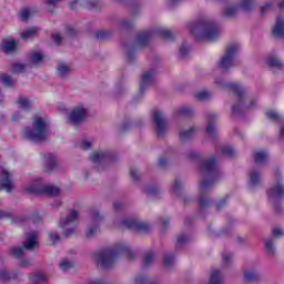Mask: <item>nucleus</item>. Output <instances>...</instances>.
<instances>
[{
  "instance_id": "nucleus-1",
  "label": "nucleus",
  "mask_w": 284,
  "mask_h": 284,
  "mask_svg": "<svg viewBox=\"0 0 284 284\" xmlns=\"http://www.w3.org/2000/svg\"><path fill=\"white\" fill-rule=\"evenodd\" d=\"M48 125H50L48 116L37 115L33 118L32 124L22 131V139L33 143L45 141L48 139Z\"/></svg>"
},
{
  "instance_id": "nucleus-2",
  "label": "nucleus",
  "mask_w": 284,
  "mask_h": 284,
  "mask_svg": "<svg viewBox=\"0 0 284 284\" xmlns=\"http://www.w3.org/2000/svg\"><path fill=\"white\" fill-rule=\"evenodd\" d=\"M189 30L196 41H214L221 34L219 24L212 20L192 22L189 24Z\"/></svg>"
},
{
  "instance_id": "nucleus-3",
  "label": "nucleus",
  "mask_w": 284,
  "mask_h": 284,
  "mask_svg": "<svg viewBox=\"0 0 284 284\" xmlns=\"http://www.w3.org/2000/svg\"><path fill=\"white\" fill-rule=\"evenodd\" d=\"M26 194H45L47 196H59L61 189L52 184H44L41 178L34 179L31 183L23 186Z\"/></svg>"
},
{
  "instance_id": "nucleus-4",
  "label": "nucleus",
  "mask_w": 284,
  "mask_h": 284,
  "mask_svg": "<svg viewBox=\"0 0 284 284\" xmlns=\"http://www.w3.org/2000/svg\"><path fill=\"white\" fill-rule=\"evenodd\" d=\"M216 159L211 158L204 160L201 164V172L205 179L200 184L201 192H207L212 185H214V179H216Z\"/></svg>"
},
{
  "instance_id": "nucleus-5",
  "label": "nucleus",
  "mask_w": 284,
  "mask_h": 284,
  "mask_svg": "<svg viewBox=\"0 0 284 284\" xmlns=\"http://www.w3.org/2000/svg\"><path fill=\"white\" fill-rule=\"evenodd\" d=\"M233 90H235L237 94V102L232 108L233 114H236V112H240V110H252V108L256 105V99L247 94V92H245L241 85L234 84Z\"/></svg>"
},
{
  "instance_id": "nucleus-6",
  "label": "nucleus",
  "mask_w": 284,
  "mask_h": 284,
  "mask_svg": "<svg viewBox=\"0 0 284 284\" xmlns=\"http://www.w3.org/2000/svg\"><path fill=\"white\" fill-rule=\"evenodd\" d=\"M119 252H121V248L99 251L92 254V260L101 267H110V265L116 260Z\"/></svg>"
},
{
  "instance_id": "nucleus-7",
  "label": "nucleus",
  "mask_w": 284,
  "mask_h": 284,
  "mask_svg": "<svg viewBox=\"0 0 284 284\" xmlns=\"http://www.w3.org/2000/svg\"><path fill=\"white\" fill-rule=\"evenodd\" d=\"M239 50H241V44L237 42L227 45L226 52L219 63L221 70H227V68L234 65V58L236 57V52H239Z\"/></svg>"
},
{
  "instance_id": "nucleus-8",
  "label": "nucleus",
  "mask_w": 284,
  "mask_h": 284,
  "mask_svg": "<svg viewBox=\"0 0 284 284\" xmlns=\"http://www.w3.org/2000/svg\"><path fill=\"white\" fill-rule=\"evenodd\" d=\"M78 226L79 213L77 211H71L65 219L60 221V227L63 230L65 236H70V234H72Z\"/></svg>"
},
{
  "instance_id": "nucleus-9",
  "label": "nucleus",
  "mask_w": 284,
  "mask_h": 284,
  "mask_svg": "<svg viewBox=\"0 0 284 284\" xmlns=\"http://www.w3.org/2000/svg\"><path fill=\"white\" fill-rule=\"evenodd\" d=\"M253 1L254 0H241L237 4H227L224 8L225 17H235L239 10H244V12H247V10L252 8Z\"/></svg>"
},
{
  "instance_id": "nucleus-10",
  "label": "nucleus",
  "mask_w": 284,
  "mask_h": 284,
  "mask_svg": "<svg viewBox=\"0 0 284 284\" xmlns=\"http://www.w3.org/2000/svg\"><path fill=\"white\" fill-rule=\"evenodd\" d=\"M88 116V109L83 104L74 106L68 114V120L70 123L77 124L81 123Z\"/></svg>"
},
{
  "instance_id": "nucleus-11",
  "label": "nucleus",
  "mask_w": 284,
  "mask_h": 284,
  "mask_svg": "<svg viewBox=\"0 0 284 284\" xmlns=\"http://www.w3.org/2000/svg\"><path fill=\"white\" fill-rule=\"evenodd\" d=\"M0 190H4L6 192H12L14 190V184L10 180V173L8 169L0 165Z\"/></svg>"
},
{
  "instance_id": "nucleus-12",
  "label": "nucleus",
  "mask_w": 284,
  "mask_h": 284,
  "mask_svg": "<svg viewBox=\"0 0 284 284\" xmlns=\"http://www.w3.org/2000/svg\"><path fill=\"white\" fill-rule=\"evenodd\" d=\"M153 119L155 123V130L159 136H162V134H165V130H168V122L165 121V118L163 116V112L155 111L153 113Z\"/></svg>"
},
{
  "instance_id": "nucleus-13",
  "label": "nucleus",
  "mask_w": 284,
  "mask_h": 284,
  "mask_svg": "<svg viewBox=\"0 0 284 284\" xmlns=\"http://www.w3.org/2000/svg\"><path fill=\"white\" fill-rule=\"evenodd\" d=\"M284 194L283 179L277 178L273 186L267 191L268 199H281Z\"/></svg>"
},
{
  "instance_id": "nucleus-14",
  "label": "nucleus",
  "mask_w": 284,
  "mask_h": 284,
  "mask_svg": "<svg viewBox=\"0 0 284 284\" xmlns=\"http://www.w3.org/2000/svg\"><path fill=\"white\" fill-rule=\"evenodd\" d=\"M92 163H103L105 161H112V153L110 151H95L90 155Z\"/></svg>"
},
{
  "instance_id": "nucleus-15",
  "label": "nucleus",
  "mask_w": 284,
  "mask_h": 284,
  "mask_svg": "<svg viewBox=\"0 0 284 284\" xmlns=\"http://www.w3.org/2000/svg\"><path fill=\"white\" fill-rule=\"evenodd\" d=\"M0 48L2 52H6V54H11V52H16L17 48H19V41L12 38L4 39L1 42Z\"/></svg>"
},
{
  "instance_id": "nucleus-16",
  "label": "nucleus",
  "mask_w": 284,
  "mask_h": 284,
  "mask_svg": "<svg viewBox=\"0 0 284 284\" xmlns=\"http://www.w3.org/2000/svg\"><path fill=\"white\" fill-rule=\"evenodd\" d=\"M48 282V273L43 271H36L29 276L28 284H43Z\"/></svg>"
},
{
  "instance_id": "nucleus-17",
  "label": "nucleus",
  "mask_w": 284,
  "mask_h": 284,
  "mask_svg": "<svg viewBox=\"0 0 284 284\" xmlns=\"http://www.w3.org/2000/svg\"><path fill=\"white\" fill-rule=\"evenodd\" d=\"M39 245V233L36 231L28 233L27 239L24 241V247L26 250H32Z\"/></svg>"
},
{
  "instance_id": "nucleus-18",
  "label": "nucleus",
  "mask_w": 284,
  "mask_h": 284,
  "mask_svg": "<svg viewBox=\"0 0 284 284\" xmlns=\"http://www.w3.org/2000/svg\"><path fill=\"white\" fill-rule=\"evenodd\" d=\"M272 34L274 37H284V17H278L275 24L272 28Z\"/></svg>"
},
{
  "instance_id": "nucleus-19",
  "label": "nucleus",
  "mask_w": 284,
  "mask_h": 284,
  "mask_svg": "<svg viewBox=\"0 0 284 284\" xmlns=\"http://www.w3.org/2000/svg\"><path fill=\"white\" fill-rule=\"evenodd\" d=\"M253 156L257 165H263V163H267V159H270V154L265 150L255 151Z\"/></svg>"
},
{
  "instance_id": "nucleus-20",
  "label": "nucleus",
  "mask_w": 284,
  "mask_h": 284,
  "mask_svg": "<svg viewBox=\"0 0 284 284\" xmlns=\"http://www.w3.org/2000/svg\"><path fill=\"white\" fill-rule=\"evenodd\" d=\"M17 105L20 110H24L26 112H28V110H32V101H30L26 95H20L18 98Z\"/></svg>"
},
{
  "instance_id": "nucleus-21",
  "label": "nucleus",
  "mask_w": 284,
  "mask_h": 284,
  "mask_svg": "<svg viewBox=\"0 0 284 284\" xmlns=\"http://www.w3.org/2000/svg\"><path fill=\"white\" fill-rule=\"evenodd\" d=\"M94 224L89 226L87 230V236H94V234L99 233V221H101V215L99 213L93 214Z\"/></svg>"
},
{
  "instance_id": "nucleus-22",
  "label": "nucleus",
  "mask_w": 284,
  "mask_h": 284,
  "mask_svg": "<svg viewBox=\"0 0 284 284\" xmlns=\"http://www.w3.org/2000/svg\"><path fill=\"white\" fill-rule=\"evenodd\" d=\"M152 81H154V75L152 74V72L146 71L142 73L140 81V90H145V88H148V85H150Z\"/></svg>"
},
{
  "instance_id": "nucleus-23",
  "label": "nucleus",
  "mask_w": 284,
  "mask_h": 284,
  "mask_svg": "<svg viewBox=\"0 0 284 284\" xmlns=\"http://www.w3.org/2000/svg\"><path fill=\"white\" fill-rule=\"evenodd\" d=\"M266 65H268L270 68H273V69H278L283 65V63L281 62L278 57L271 55L266 59Z\"/></svg>"
},
{
  "instance_id": "nucleus-24",
  "label": "nucleus",
  "mask_w": 284,
  "mask_h": 284,
  "mask_svg": "<svg viewBox=\"0 0 284 284\" xmlns=\"http://www.w3.org/2000/svg\"><path fill=\"white\" fill-rule=\"evenodd\" d=\"M37 32H39V28L31 27V28L27 29L24 32L21 33V38L24 41H28V39H32L33 37H37Z\"/></svg>"
},
{
  "instance_id": "nucleus-25",
  "label": "nucleus",
  "mask_w": 284,
  "mask_h": 284,
  "mask_svg": "<svg viewBox=\"0 0 284 284\" xmlns=\"http://www.w3.org/2000/svg\"><path fill=\"white\" fill-rule=\"evenodd\" d=\"M59 77H68L70 74V64L60 62L57 68Z\"/></svg>"
},
{
  "instance_id": "nucleus-26",
  "label": "nucleus",
  "mask_w": 284,
  "mask_h": 284,
  "mask_svg": "<svg viewBox=\"0 0 284 284\" xmlns=\"http://www.w3.org/2000/svg\"><path fill=\"white\" fill-rule=\"evenodd\" d=\"M258 183H261V173L256 171L251 172L250 182H248L250 187H256Z\"/></svg>"
},
{
  "instance_id": "nucleus-27",
  "label": "nucleus",
  "mask_w": 284,
  "mask_h": 284,
  "mask_svg": "<svg viewBox=\"0 0 284 284\" xmlns=\"http://www.w3.org/2000/svg\"><path fill=\"white\" fill-rule=\"evenodd\" d=\"M196 128H191L187 130H184L182 132H180V138L182 141H187V139H192V136H194V134H196Z\"/></svg>"
},
{
  "instance_id": "nucleus-28",
  "label": "nucleus",
  "mask_w": 284,
  "mask_h": 284,
  "mask_svg": "<svg viewBox=\"0 0 284 284\" xmlns=\"http://www.w3.org/2000/svg\"><path fill=\"white\" fill-rule=\"evenodd\" d=\"M123 225L125 227H130L131 230H139V227H141V224L139 223V220L131 217L129 220H125L123 222Z\"/></svg>"
},
{
  "instance_id": "nucleus-29",
  "label": "nucleus",
  "mask_w": 284,
  "mask_h": 284,
  "mask_svg": "<svg viewBox=\"0 0 284 284\" xmlns=\"http://www.w3.org/2000/svg\"><path fill=\"white\" fill-rule=\"evenodd\" d=\"M0 81L6 85L7 88H10V85H14L16 80L10 77L9 74H1L0 75Z\"/></svg>"
},
{
  "instance_id": "nucleus-30",
  "label": "nucleus",
  "mask_w": 284,
  "mask_h": 284,
  "mask_svg": "<svg viewBox=\"0 0 284 284\" xmlns=\"http://www.w3.org/2000/svg\"><path fill=\"white\" fill-rule=\"evenodd\" d=\"M31 63H41L43 61V52L36 51L30 55Z\"/></svg>"
},
{
  "instance_id": "nucleus-31",
  "label": "nucleus",
  "mask_w": 284,
  "mask_h": 284,
  "mask_svg": "<svg viewBox=\"0 0 284 284\" xmlns=\"http://www.w3.org/2000/svg\"><path fill=\"white\" fill-rule=\"evenodd\" d=\"M26 70V64H23L22 62H14L11 65V72H13V74H19V72H23Z\"/></svg>"
},
{
  "instance_id": "nucleus-32",
  "label": "nucleus",
  "mask_w": 284,
  "mask_h": 284,
  "mask_svg": "<svg viewBox=\"0 0 284 284\" xmlns=\"http://www.w3.org/2000/svg\"><path fill=\"white\" fill-rule=\"evenodd\" d=\"M163 265H164V267H166V270H170V267H172V265H174V255H165Z\"/></svg>"
},
{
  "instance_id": "nucleus-33",
  "label": "nucleus",
  "mask_w": 284,
  "mask_h": 284,
  "mask_svg": "<svg viewBox=\"0 0 284 284\" xmlns=\"http://www.w3.org/2000/svg\"><path fill=\"white\" fill-rule=\"evenodd\" d=\"M209 98L210 92L207 91H199L195 93V99H197V101H207Z\"/></svg>"
},
{
  "instance_id": "nucleus-34",
  "label": "nucleus",
  "mask_w": 284,
  "mask_h": 284,
  "mask_svg": "<svg viewBox=\"0 0 284 284\" xmlns=\"http://www.w3.org/2000/svg\"><path fill=\"white\" fill-rule=\"evenodd\" d=\"M244 278L248 282H252V281H256V278H258V273L256 272H253V271H247L245 274H244Z\"/></svg>"
},
{
  "instance_id": "nucleus-35",
  "label": "nucleus",
  "mask_w": 284,
  "mask_h": 284,
  "mask_svg": "<svg viewBox=\"0 0 284 284\" xmlns=\"http://www.w3.org/2000/svg\"><path fill=\"white\" fill-rule=\"evenodd\" d=\"M12 256H16V258H21L23 256V248L19 246H14L10 250Z\"/></svg>"
},
{
  "instance_id": "nucleus-36",
  "label": "nucleus",
  "mask_w": 284,
  "mask_h": 284,
  "mask_svg": "<svg viewBox=\"0 0 284 284\" xmlns=\"http://www.w3.org/2000/svg\"><path fill=\"white\" fill-rule=\"evenodd\" d=\"M20 17L22 19V21H28V19H30V17H32V10L30 9H23L20 12Z\"/></svg>"
},
{
  "instance_id": "nucleus-37",
  "label": "nucleus",
  "mask_w": 284,
  "mask_h": 284,
  "mask_svg": "<svg viewBox=\"0 0 284 284\" xmlns=\"http://www.w3.org/2000/svg\"><path fill=\"white\" fill-rule=\"evenodd\" d=\"M49 239H50L51 243H53V245L59 243V239H60L59 233H57L54 231H50Z\"/></svg>"
},
{
  "instance_id": "nucleus-38",
  "label": "nucleus",
  "mask_w": 284,
  "mask_h": 284,
  "mask_svg": "<svg viewBox=\"0 0 284 284\" xmlns=\"http://www.w3.org/2000/svg\"><path fill=\"white\" fill-rule=\"evenodd\" d=\"M148 39H150V36L148 33H142L138 38L139 45H145L148 43Z\"/></svg>"
},
{
  "instance_id": "nucleus-39",
  "label": "nucleus",
  "mask_w": 284,
  "mask_h": 284,
  "mask_svg": "<svg viewBox=\"0 0 284 284\" xmlns=\"http://www.w3.org/2000/svg\"><path fill=\"white\" fill-rule=\"evenodd\" d=\"M265 245H266V252H267V254H274V250H275V247H274V241L267 240L266 243H265Z\"/></svg>"
},
{
  "instance_id": "nucleus-40",
  "label": "nucleus",
  "mask_w": 284,
  "mask_h": 284,
  "mask_svg": "<svg viewBox=\"0 0 284 284\" xmlns=\"http://www.w3.org/2000/svg\"><path fill=\"white\" fill-rule=\"evenodd\" d=\"M70 267H72V262H70V260H62L60 262V270H70Z\"/></svg>"
},
{
  "instance_id": "nucleus-41",
  "label": "nucleus",
  "mask_w": 284,
  "mask_h": 284,
  "mask_svg": "<svg viewBox=\"0 0 284 284\" xmlns=\"http://www.w3.org/2000/svg\"><path fill=\"white\" fill-rule=\"evenodd\" d=\"M47 163L50 165V168H54L57 165V159L52 154H48Z\"/></svg>"
},
{
  "instance_id": "nucleus-42",
  "label": "nucleus",
  "mask_w": 284,
  "mask_h": 284,
  "mask_svg": "<svg viewBox=\"0 0 284 284\" xmlns=\"http://www.w3.org/2000/svg\"><path fill=\"white\" fill-rule=\"evenodd\" d=\"M206 132L210 135L214 134V132H216V124L209 122V124L206 126Z\"/></svg>"
},
{
  "instance_id": "nucleus-43",
  "label": "nucleus",
  "mask_w": 284,
  "mask_h": 284,
  "mask_svg": "<svg viewBox=\"0 0 284 284\" xmlns=\"http://www.w3.org/2000/svg\"><path fill=\"white\" fill-rule=\"evenodd\" d=\"M266 116H267L268 119L276 120V119H278V112H276V111H274V110H268V111L266 112Z\"/></svg>"
},
{
  "instance_id": "nucleus-44",
  "label": "nucleus",
  "mask_w": 284,
  "mask_h": 284,
  "mask_svg": "<svg viewBox=\"0 0 284 284\" xmlns=\"http://www.w3.org/2000/svg\"><path fill=\"white\" fill-rule=\"evenodd\" d=\"M233 152H234V150L230 146H225L222 149V154L224 156H232Z\"/></svg>"
},
{
  "instance_id": "nucleus-45",
  "label": "nucleus",
  "mask_w": 284,
  "mask_h": 284,
  "mask_svg": "<svg viewBox=\"0 0 284 284\" xmlns=\"http://www.w3.org/2000/svg\"><path fill=\"white\" fill-rule=\"evenodd\" d=\"M154 261V253H149L144 256V263L145 265H150Z\"/></svg>"
},
{
  "instance_id": "nucleus-46",
  "label": "nucleus",
  "mask_w": 284,
  "mask_h": 284,
  "mask_svg": "<svg viewBox=\"0 0 284 284\" xmlns=\"http://www.w3.org/2000/svg\"><path fill=\"white\" fill-rule=\"evenodd\" d=\"M160 34H162V37H164V39H172V31H170L168 29L161 30Z\"/></svg>"
},
{
  "instance_id": "nucleus-47",
  "label": "nucleus",
  "mask_w": 284,
  "mask_h": 284,
  "mask_svg": "<svg viewBox=\"0 0 284 284\" xmlns=\"http://www.w3.org/2000/svg\"><path fill=\"white\" fill-rule=\"evenodd\" d=\"M187 241H190V237H187V235L178 236V244L179 245H183V243H187Z\"/></svg>"
},
{
  "instance_id": "nucleus-48",
  "label": "nucleus",
  "mask_w": 284,
  "mask_h": 284,
  "mask_svg": "<svg viewBox=\"0 0 284 284\" xmlns=\"http://www.w3.org/2000/svg\"><path fill=\"white\" fill-rule=\"evenodd\" d=\"M8 278H10V273L6 270L0 271V281H8Z\"/></svg>"
},
{
  "instance_id": "nucleus-49",
  "label": "nucleus",
  "mask_w": 284,
  "mask_h": 284,
  "mask_svg": "<svg viewBox=\"0 0 284 284\" xmlns=\"http://www.w3.org/2000/svg\"><path fill=\"white\" fill-rule=\"evenodd\" d=\"M181 187H183V182L181 180H176L173 183V192H176L178 190H181Z\"/></svg>"
},
{
  "instance_id": "nucleus-50",
  "label": "nucleus",
  "mask_w": 284,
  "mask_h": 284,
  "mask_svg": "<svg viewBox=\"0 0 284 284\" xmlns=\"http://www.w3.org/2000/svg\"><path fill=\"white\" fill-rule=\"evenodd\" d=\"M79 4L83 6V0H74V1L70 2L71 10L77 9V6H79Z\"/></svg>"
},
{
  "instance_id": "nucleus-51",
  "label": "nucleus",
  "mask_w": 284,
  "mask_h": 284,
  "mask_svg": "<svg viewBox=\"0 0 284 284\" xmlns=\"http://www.w3.org/2000/svg\"><path fill=\"white\" fill-rule=\"evenodd\" d=\"M283 235H284L283 229H281V227H275V229L273 230V236H283Z\"/></svg>"
},
{
  "instance_id": "nucleus-52",
  "label": "nucleus",
  "mask_w": 284,
  "mask_h": 284,
  "mask_svg": "<svg viewBox=\"0 0 284 284\" xmlns=\"http://www.w3.org/2000/svg\"><path fill=\"white\" fill-rule=\"evenodd\" d=\"M90 148H92V142L84 140L82 142V150H90Z\"/></svg>"
},
{
  "instance_id": "nucleus-53",
  "label": "nucleus",
  "mask_w": 284,
  "mask_h": 284,
  "mask_svg": "<svg viewBox=\"0 0 284 284\" xmlns=\"http://www.w3.org/2000/svg\"><path fill=\"white\" fill-rule=\"evenodd\" d=\"M272 8V3H266L261 7L262 14H265Z\"/></svg>"
},
{
  "instance_id": "nucleus-54",
  "label": "nucleus",
  "mask_w": 284,
  "mask_h": 284,
  "mask_svg": "<svg viewBox=\"0 0 284 284\" xmlns=\"http://www.w3.org/2000/svg\"><path fill=\"white\" fill-rule=\"evenodd\" d=\"M131 178L136 181L139 179V169H131Z\"/></svg>"
},
{
  "instance_id": "nucleus-55",
  "label": "nucleus",
  "mask_w": 284,
  "mask_h": 284,
  "mask_svg": "<svg viewBox=\"0 0 284 284\" xmlns=\"http://www.w3.org/2000/svg\"><path fill=\"white\" fill-rule=\"evenodd\" d=\"M52 39H53L54 43H57V44L61 43V36L59 33L53 34Z\"/></svg>"
},
{
  "instance_id": "nucleus-56",
  "label": "nucleus",
  "mask_w": 284,
  "mask_h": 284,
  "mask_svg": "<svg viewBox=\"0 0 284 284\" xmlns=\"http://www.w3.org/2000/svg\"><path fill=\"white\" fill-rule=\"evenodd\" d=\"M105 37H108V31H100L97 34L98 39H105Z\"/></svg>"
},
{
  "instance_id": "nucleus-57",
  "label": "nucleus",
  "mask_w": 284,
  "mask_h": 284,
  "mask_svg": "<svg viewBox=\"0 0 284 284\" xmlns=\"http://www.w3.org/2000/svg\"><path fill=\"white\" fill-rule=\"evenodd\" d=\"M192 112V109L184 106L180 110V114H190Z\"/></svg>"
},
{
  "instance_id": "nucleus-58",
  "label": "nucleus",
  "mask_w": 284,
  "mask_h": 284,
  "mask_svg": "<svg viewBox=\"0 0 284 284\" xmlns=\"http://www.w3.org/2000/svg\"><path fill=\"white\" fill-rule=\"evenodd\" d=\"M29 265H31L30 260H22L20 262V267H28Z\"/></svg>"
},
{
  "instance_id": "nucleus-59",
  "label": "nucleus",
  "mask_w": 284,
  "mask_h": 284,
  "mask_svg": "<svg viewBox=\"0 0 284 284\" xmlns=\"http://www.w3.org/2000/svg\"><path fill=\"white\" fill-rule=\"evenodd\" d=\"M223 261H224V263H230L232 261V255L231 254H224L223 255Z\"/></svg>"
},
{
  "instance_id": "nucleus-60",
  "label": "nucleus",
  "mask_w": 284,
  "mask_h": 284,
  "mask_svg": "<svg viewBox=\"0 0 284 284\" xmlns=\"http://www.w3.org/2000/svg\"><path fill=\"white\" fill-rule=\"evenodd\" d=\"M187 50H190V48H187V47H181V49H180V54H182V55L187 54Z\"/></svg>"
},
{
  "instance_id": "nucleus-61",
  "label": "nucleus",
  "mask_w": 284,
  "mask_h": 284,
  "mask_svg": "<svg viewBox=\"0 0 284 284\" xmlns=\"http://www.w3.org/2000/svg\"><path fill=\"white\" fill-rule=\"evenodd\" d=\"M61 0H47L48 6H57Z\"/></svg>"
},
{
  "instance_id": "nucleus-62",
  "label": "nucleus",
  "mask_w": 284,
  "mask_h": 284,
  "mask_svg": "<svg viewBox=\"0 0 284 284\" xmlns=\"http://www.w3.org/2000/svg\"><path fill=\"white\" fill-rule=\"evenodd\" d=\"M121 28H130V22L128 20H124L121 22Z\"/></svg>"
},
{
  "instance_id": "nucleus-63",
  "label": "nucleus",
  "mask_w": 284,
  "mask_h": 284,
  "mask_svg": "<svg viewBox=\"0 0 284 284\" xmlns=\"http://www.w3.org/2000/svg\"><path fill=\"white\" fill-rule=\"evenodd\" d=\"M143 283V277H135L134 284H141Z\"/></svg>"
},
{
  "instance_id": "nucleus-64",
  "label": "nucleus",
  "mask_w": 284,
  "mask_h": 284,
  "mask_svg": "<svg viewBox=\"0 0 284 284\" xmlns=\"http://www.w3.org/2000/svg\"><path fill=\"white\" fill-rule=\"evenodd\" d=\"M278 8H280V10H284V0H282V1L278 3Z\"/></svg>"
}]
</instances>
